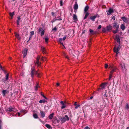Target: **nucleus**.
Returning <instances> with one entry per match:
<instances>
[{
	"mask_svg": "<svg viewBox=\"0 0 129 129\" xmlns=\"http://www.w3.org/2000/svg\"><path fill=\"white\" fill-rule=\"evenodd\" d=\"M107 83H102L100 86V87L98 88L96 90L97 93L101 92L102 96L105 97H109L111 96L109 93V91H108L107 92V90H104Z\"/></svg>",
	"mask_w": 129,
	"mask_h": 129,
	"instance_id": "nucleus-1",
	"label": "nucleus"
},
{
	"mask_svg": "<svg viewBox=\"0 0 129 129\" xmlns=\"http://www.w3.org/2000/svg\"><path fill=\"white\" fill-rule=\"evenodd\" d=\"M120 48V45L115 46L114 48V51L116 53V56H117L118 54L119 53V51Z\"/></svg>",
	"mask_w": 129,
	"mask_h": 129,
	"instance_id": "nucleus-2",
	"label": "nucleus"
},
{
	"mask_svg": "<svg viewBox=\"0 0 129 129\" xmlns=\"http://www.w3.org/2000/svg\"><path fill=\"white\" fill-rule=\"evenodd\" d=\"M120 64L121 66L122 70L123 72L124 73H126V72L127 70L125 68V64L122 62H121Z\"/></svg>",
	"mask_w": 129,
	"mask_h": 129,
	"instance_id": "nucleus-3",
	"label": "nucleus"
},
{
	"mask_svg": "<svg viewBox=\"0 0 129 129\" xmlns=\"http://www.w3.org/2000/svg\"><path fill=\"white\" fill-rule=\"evenodd\" d=\"M8 110L10 112H11L12 114H13L16 112V110L13 108L11 107H9L8 109Z\"/></svg>",
	"mask_w": 129,
	"mask_h": 129,
	"instance_id": "nucleus-4",
	"label": "nucleus"
},
{
	"mask_svg": "<svg viewBox=\"0 0 129 129\" xmlns=\"http://www.w3.org/2000/svg\"><path fill=\"white\" fill-rule=\"evenodd\" d=\"M69 118L67 115H66L65 116L61 119V121L62 122H64L66 121H68Z\"/></svg>",
	"mask_w": 129,
	"mask_h": 129,
	"instance_id": "nucleus-5",
	"label": "nucleus"
},
{
	"mask_svg": "<svg viewBox=\"0 0 129 129\" xmlns=\"http://www.w3.org/2000/svg\"><path fill=\"white\" fill-rule=\"evenodd\" d=\"M40 56H38V57L37 58V60H36V62L35 63L37 64L38 65V66L39 67L40 66V65L41 64V63L39 62V60L40 59Z\"/></svg>",
	"mask_w": 129,
	"mask_h": 129,
	"instance_id": "nucleus-6",
	"label": "nucleus"
},
{
	"mask_svg": "<svg viewBox=\"0 0 129 129\" xmlns=\"http://www.w3.org/2000/svg\"><path fill=\"white\" fill-rule=\"evenodd\" d=\"M39 32L41 33V36L43 35L45 32L44 29L41 27L39 29Z\"/></svg>",
	"mask_w": 129,
	"mask_h": 129,
	"instance_id": "nucleus-7",
	"label": "nucleus"
},
{
	"mask_svg": "<svg viewBox=\"0 0 129 129\" xmlns=\"http://www.w3.org/2000/svg\"><path fill=\"white\" fill-rule=\"evenodd\" d=\"M27 51V48H25L23 51V58L25 57L26 56Z\"/></svg>",
	"mask_w": 129,
	"mask_h": 129,
	"instance_id": "nucleus-8",
	"label": "nucleus"
},
{
	"mask_svg": "<svg viewBox=\"0 0 129 129\" xmlns=\"http://www.w3.org/2000/svg\"><path fill=\"white\" fill-rule=\"evenodd\" d=\"M113 27L114 28H116V29H118L119 27V25L118 24L117 22H115L113 24Z\"/></svg>",
	"mask_w": 129,
	"mask_h": 129,
	"instance_id": "nucleus-9",
	"label": "nucleus"
},
{
	"mask_svg": "<svg viewBox=\"0 0 129 129\" xmlns=\"http://www.w3.org/2000/svg\"><path fill=\"white\" fill-rule=\"evenodd\" d=\"M31 77L33 78L35 72V69L33 68H31Z\"/></svg>",
	"mask_w": 129,
	"mask_h": 129,
	"instance_id": "nucleus-10",
	"label": "nucleus"
},
{
	"mask_svg": "<svg viewBox=\"0 0 129 129\" xmlns=\"http://www.w3.org/2000/svg\"><path fill=\"white\" fill-rule=\"evenodd\" d=\"M113 11V9L111 8H110L107 12V14L108 15H110Z\"/></svg>",
	"mask_w": 129,
	"mask_h": 129,
	"instance_id": "nucleus-11",
	"label": "nucleus"
},
{
	"mask_svg": "<svg viewBox=\"0 0 129 129\" xmlns=\"http://www.w3.org/2000/svg\"><path fill=\"white\" fill-rule=\"evenodd\" d=\"M44 98H45V99L40 100L39 102L40 103H45L47 101V97Z\"/></svg>",
	"mask_w": 129,
	"mask_h": 129,
	"instance_id": "nucleus-12",
	"label": "nucleus"
},
{
	"mask_svg": "<svg viewBox=\"0 0 129 129\" xmlns=\"http://www.w3.org/2000/svg\"><path fill=\"white\" fill-rule=\"evenodd\" d=\"M60 104L62 105L61 107V109H63L66 107V105L64 104L63 101L61 102Z\"/></svg>",
	"mask_w": 129,
	"mask_h": 129,
	"instance_id": "nucleus-13",
	"label": "nucleus"
},
{
	"mask_svg": "<svg viewBox=\"0 0 129 129\" xmlns=\"http://www.w3.org/2000/svg\"><path fill=\"white\" fill-rule=\"evenodd\" d=\"M121 19L125 23H127L128 22V19L124 17H122Z\"/></svg>",
	"mask_w": 129,
	"mask_h": 129,
	"instance_id": "nucleus-14",
	"label": "nucleus"
},
{
	"mask_svg": "<svg viewBox=\"0 0 129 129\" xmlns=\"http://www.w3.org/2000/svg\"><path fill=\"white\" fill-rule=\"evenodd\" d=\"M15 36L16 38L18 40H19L20 39V37L19 34H17L16 32L15 33Z\"/></svg>",
	"mask_w": 129,
	"mask_h": 129,
	"instance_id": "nucleus-15",
	"label": "nucleus"
},
{
	"mask_svg": "<svg viewBox=\"0 0 129 129\" xmlns=\"http://www.w3.org/2000/svg\"><path fill=\"white\" fill-rule=\"evenodd\" d=\"M115 39L117 41V42L118 43H120V39L119 37V36H116L115 37Z\"/></svg>",
	"mask_w": 129,
	"mask_h": 129,
	"instance_id": "nucleus-16",
	"label": "nucleus"
},
{
	"mask_svg": "<svg viewBox=\"0 0 129 129\" xmlns=\"http://www.w3.org/2000/svg\"><path fill=\"white\" fill-rule=\"evenodd\" d=\"M78 8V5L77 3H76L74 6V10H77Z\"/></svg>",
	"mask_w": 129,
	"mask_h": 129,
	"instance_id": "nucleus-17",
	"label": "nucleus"
},
{
	"mask_svg": "<svg viewBox=\"0 0 129 129\" xmlns=\"http://www.w3.org/2000/svg\"><path fill=\"white\" fill-rule=\"evenodd\" d=\"M40 113L41 116L42 118L44 117L45 116V114L44 112L43 111H40Z\"/></svg>",
	"mask_w": 129,
	"mask_h": 129,
	"instance_id": "nucleus-18",
	"label": "nucleus"
},
{
	"mask_svg": "<svg viewBox=\"0 0 129 129\" xmlns=\"http://www.w3.org/2000/svg\"><path fill=\"white\" fill-rule=\"evenodd\" d=\"M116 67H114V68H113V69H111V71L110 72V73L111 74H112L114 72H116Z\"/></svg>",
	"mask_w": 129,
	"mask_h": 129,
	"instance_id": "nucleus-19",
	"label": "nucleus"
},
{
	"mask_svg": "<svg viewBox=\"0 0 129 129\" xmlns=\"http://www.w3.org/2000/svg\"><path fill=\"white\" fill-rule=\"evenodd\" d=\"M89 9V6L87 5L85 7L84 9V12L85 13L87 12Z\"/></svg>",
	"mask_w": 129,
	"mask_h": 129,
	"instance_id": "nucleus-20",
	"label": "nucleus"
},
{
	"mask_svg": "<svg viewBox=\"0 0 129 129\" xmlns=\"http://www.w3.org/2000/svg\"><path fill=\"white\" fill-rule=\"evenodd\" d=\"M8 91L7 90H3L2 91V93L3 94V96H4L5 94L8 93Z\"/></svg>",
	"mask_w": 129,
	"mask_h": 129,
	"instance_id": "nucleus-21",
	"label": "nucleus"
},
{
	"mask_svg": "<svg viewBox=\"0 0 129 129\" xmlns=\"http://www.w3.org/2000/svg\"><path fill=\"white\" fill-rule=\"evenodd\" d=\"M33 115L34 118L35 119H37L38 118L37 114L36 113H33Z\"/></svg>",
	"mask_w": 129,
	"mask_h": 129,
	"instance_id": "nucleus-22",
	"label": "nucleus"
},
{
	"mask_svg": "<svg viewBox=\"0 0 129 129\" xmlns=\"http://www.w3.org/2000/svg\"><path fill=\"white\" fill-rule=\"evenodd\" d=\"M54 114L53 113H52L51 114H50L49 117V119H52Z\"/></svg>",
	"mask_w": 129,
	"mask_h": 129,
	"instance_id": "nucleus-23",
	"label": "nucleus"
},
{
	"mask_svg": "<svg viewBox=\"0 0 129 129\" xmlns=\"http://www.w3.org/2000/svg\"><path fill=\"white\" fill-rule=\"evenodd\" d=\"M41 50L44 53H46V50L45 48L43 47L42 46L41 47Z\"/></svg>",
	"mask_w": 129,
	"mask_h": 129,
	"instance_id": "nucleus-24",
	"label": "nucleus"
},
{
	"mask_svg": "<svg viewBox=\"0 0 129 129\" xmlns=\"http://www.w3.org/2000/svg\"><path fill=\"white\" fill-rule=\"evenodd\" d=\"M21 18L20 17H17V25H19V21Z\"/></svg>",
	"mask_w": 129,
	"mask_h": 129,
	"instance_id": "nucleus-25",
	"label": "nucleus"
},
{
	"mask_svg": "<svg viewBox=\"0 0 129 129\" xmlns=\"http://www.w3.org/2000/svg\"><path fill=\"white\" fill-rule=\"evenodd\" d=\"M96 17V16H93L90 17V19L93 21H94V20L95 19Z\"/></svg>",
	"mask_w": 129,
	"mask_h": 129,
	"instance_id": "nucleus-26",
	"label": "nucleus"
},
{
	"mask_svg": "<svg viewBox=\"0 0 129 129\" xmlns=\"http://www.w3.org/2000/svg\"><path fill=\"white\" fill-rule=\"evenodd\" d=\"M112 29L111 26H108L107 27V31H109L111 30Z\"/></svg>",
	"mask_w": 129,
	"mask_h": 129,
	"instance_id": "nucleus-27",
	"label": "nucleus"
},
{
	"mask_svg": "<svg viewBox=\"0 0 129 129\" xmlns=\"http://www.w3.org/2000/svg\"><path fill=\"white\" fill-rule=\"evenodd\" d=\"M73 19L75 21H76L77 19L76 15L75 14L73 15Z\"/></svg>",
	"mask_w": 129,
	"mask_h": 129,
	"instance_id": "nucleus-28",
	"label": "nucleus"
},
{
	"mask_svg": "<svg viewBox=\"0 0 129 129\" xmlns=\"http://www.w3.org/2000/svg\"><path fill=\"white\" fill-rule=\"evenodd\" d=\"M86 13V14L85 16L84 17V19H85L87 18V16H88L89 13L88 12L85 13Z\"/></svg>",
	"mask_w": 129,
	"mask_h": 129,
	"instance_id": "nucleus-29",
	"label": "nucleus"
},
{
	"mask_svg": "<svg viewBox=\"0 0 129 129\" xmlns=\"http://www.w3.org/2000/svg\"><path fill=\"white\" fill-rule=\"evenodd\" d=\"M114 67H114L112 64L110 65L109 66V68L111 70L113 69Z\"/></svg>",
	"mask_w": 129,
	"mask_h": 129,
	"instance_id": "nucleus-30",
	"label": "nucleus"
},
{
	"mask_svg": "<svg viewBox=\"0 0 129 129\" xmlns=\"http://www.w3.org/2000/svg\"><path fill=\"white\" fill-rule=\"evenodd\" d=\"M121 28L122 30H124L125 29V26L123 24H122L121 26Z\"/></svg>",
	"mask_w": 129,
	"mask_h": 129,
	"instance_id": "nucleus-31",
	"label": "nucleus"
},
{
	"mask_svg": "<svg viewBox=\"0 0 129 129\" xmlns=\"http://www.w3.org/2000/svg\"><path fill=\"white\" fill-rule=\"evenodd\" d=\"M39 87H40L39 86L38 84H37L35 87V90H37L38 89V88Z\"/></svg>",
	"mask_w": 129,
	"mask_h": 129,
	"instance_id": "nucleus-32",
	"label": "nucleus"
},
{
	"mask_svg": "<svg viewBox=\"0 0 129 129\" xmlns=\"http://www.w3.org/2000/svg\"><path fill=\"white\" fill-rule=\"evenodd\" d=\"M49 40V39L48 38H45V40L46 44L48 43V41Z\"/></svg>",
	"mask_w": 129,
	"mask_h": 129,
	"instance_id": "nucleus-33",
	"label": "nucleus"
},
{
	"mask_svg": "<svg viewBox=\"0 0 129 129\" xmlns=\"http://www.w3.org/2000/svg\"><path fill=\"white\" fill-rule=\"evenodd\" d=\"M45 126L46 127H47V128H51L49 124H46L45 125Z\"/></svg>",
	"mask_w": 129,
	"mask_h": 129,
	"instance_id": "nucleus-34",
	"label": "nucleus"
},
{
	"mask_svg": "<svg viewBox=\"0 0 129 129\" xmlns=\"http://www.w3.org/2000/svg\"><path fill=\"white\" fill-rule=\"evenodd\" d=\"M9 15L11 17H12L14 15V12L12 13H10Z\"/></svg>",
	"mask_w": 129,
	"mask_h": 129,
	"instance_id": "nucleus-35",
	"label": "nucleus"
},
{
	"mask_svg": "<svg viewBox=\"0 0 129 129\" xmlns=\"http://www.w3.org/2000/svg\"><path fill=\"white\" fill-rule=\"evenodd\" d=\"M107 31V29L105 28H103L102 29V31L104 33L105 32Z\"/></svg>",
	"mask_w": 129,
	"mask_h": 129,
	"instance_id": "nucleus-36",
	"label": "nucleus"
},
{
	"mask_svg": "<svg viewBox=\"0 0 129 129\" xmlns=\"http://www.w3.org/2000/svg\"><path fill=\"white\" fill-rule=\"evenodd\" d=\"M62 38H60L59 39V41L60 43V44H62L63 46H64L62 43L61 42L62 40Z\"/></svg>",
	"mask_w": 129,
	"mask_h": 129,
	"instance_id": "nucleus-37",
	"label": "nucleus"
},
{
	"mask_svg": "<svg viewBox=\"0 0 129 129\" xmlns=\"http://www.w3.org/2000/svg\"><path fill=\"white\" fill-rule=\"evenodd\" d=\"M129 108V105L128 104H126V106L125 108L127 109H128Z\"/></svg>",
	"mask_w": 129,
	"mask_h": 129,
	"instance_id": "nucleus-38",
	"label": "nucleus"
},
{
	"mask_svg": "<svg viewBox=\"0 0 129 129\" xmlns=\"http://www.w3.org/2000/svg\"><path fill=\"white\" fill-rule=\"evenodd\" d=\"M62 19L60 18V17H57L56 19H55V20H61Z\"/></svg>",
	"mask_w": 129,
	"mask_h": 129,
	"instance_id": "nucleus-39",
	"label": "nucleus"
},
{
	"mask_svg": "<svg viewBox=\"0 0 129 129\" xmlns=\"http://www.w3.org/2000/svg\"><path fill=\"white\" fill-rule=\"evenodd\" d=\"M20 112L21 113H25L26 112V111H25L24 110H21L20 111Z\"/></svg>",
	"mask_w": 129,
	"mask_h": 129,
	"instance_id": "nucleus-40",
	"label": "nucleus"
},
{
	"mask_svg": "<svg viewBox=\"0 0 129 129\" xmlns=\"http://www.w3.org/2000/svg\"><path fill=\"white\" fill-rule=\"evenodd\" d=\"M34 31H32L30 32V36H32L33 35H34Z\"/></svg>",
	"mask_w": 129,
	"mask_h": 129,
	"instance_id": "nucleus-41",
	"label": "nucleus"
},
{
	"mask_svg": "<svg viewBox=\"0 0 129 129\" xmlns=\"http://www.w3.org/2000/svg\"><path fill=\"white\" fill-rule=\"evenodd\" d=\"M76 106L75 107V109H77L78 108V107H80V105H76Z\"/></svg>",
	"mask_w": 129,
	"mask_h": 129,
	"instance_id": "nucleus-42",
	"label": "nucleus"
},
{
	"mask_svg": "<svg viewBox=\"0 0 129 129\" xmlns=\"http://www.w3.org/2000/svg\"><path fill=\"white\" fill-rule=\"evenodd\" d=\"M118 29H116V30H113V33L114 34L116 33L118 31Z\"/></svg>",
	"mask_w": 129,
	"mask_h": 129,
	"instance_id": "nucleus-43",
	"label": "nucleus"
},
{
	"mask_svg": "<svg viewBox=\"0 0 129 129\" xmlns=\"http://www.w3.org/2000/svg\"><path fill=\"white\" fill-rule=\"evenodd\" d=\"M9 75L8 74H7L6 76V80H8V78Z\"/></svg>",
	"mask_w": 129,
	"mask_h": 129,
	"instance_id": "nucleus-44",
	"label": "nucleus"
},
{
	"mask_svg": "<svg viewBox=\"0 0 129 129\" xmlns=\"http://www.w3.org/2000/svg\"><path fill=\"white\" fill-rule=\"evenodd\" d=\"M44 59L45 60H46V57H42V58H41V60H44V59Z\"/></svg>",
	"mask_w": 129,
	"mask_h": 129,
	"instance_id": "nucleus-45",
	"label": "nucleus"
},
{
	"mask_svg": "<svg viewBox=\"0 0 129 129\" xmlns=\"http://www.w3.org/2000/svg\"><path fill=\"white\" fill-rule=\"evenodd\" d=\"M112 74H111L110 73V75L109 76V80H110L112 78Z\"/></svg>",
	"mask_w": 129,
	"mask_h": 129,
	"instance_id": "nucleus-46",
	"label": "nucleus"
},
{
	"mask_svg": "<svg viewBox=\"0 0 129 129\" xmlns=\"http://www.w3.org/2000/svg\"><path fill=\"white\" fill-rule=\"evenodd\" d=\"M35 74H36L37 75H38V77H39V74L38 73L37 71H36L35 72Z\"/></svg>",
	"mask_w": 129,
	"mask_h": 129,
	"instance_id": "nucleus-47",
	"label": "nucleus"
},
{
	"mask_svg": "<svg viewBox=\"0 0 129 129\" xmlns=\"http://www.w3.org/2000/svg\"><path fill=\"white\" fill-rule=\"evenodd\" d=\"M89 32L90 33L92 34L93 32V31L92 29H90L89 30Z\"/></svg>",
	"mask_w": 129,
	"mask_h": 129,
	"instance_id": "nucleus-48",
	"label": "nucleus"
},
{
	"mask_svg": "<svg viewBox=\"0 0 129 129\" xmlns=\"http://www.w3.org/2000/svg\"><path fill=\"white\" fill-rule=\"evenodd\" d=\"M108 67V65L107 64H105V67L106 68H107Z\"/></svg>",
	"mask_w": 129,
	"mask_h": 129,
	"instance_id": "nucleus-49",
	"label": "nucleus"
},
{
	"mask_svg": "<svg viewBox=\"0 0 129 129\" xmlns=\"http://www.w3.org/2000/svg\"><path fill=\"white\" fill-rule=\"evenodd\" d=\"M41 96H42L43 97H46V96L42 92H41Z\"/></svg>",
	"mask_w": 129,
	"mask_h": 129,
	"instance_id": "nucleus-50",
	"label": "nucleus"
},
{
	"mask_svg": "<svg viewBox=\"0 0 129 129\" xmlns=\"http://www.w3.org/2000/svg\"><path fill=\"white\" fill-rule=\"evenodd\" d=\"M63 54L64 56H65V57L67 58V59H68V57L66 55V54L64 53H63Z\"/></svg>",
	"mask_w": 129,
	"mask_h": 129,
	"instance_id": "nucleus-51",
	"label": "nucleus"
},
{
	"mask_svg": "<svg viewBox=\"0 0 129 129\" xmlns=\"http://www.w3.org/2000/svg\"><path fill=\"white\" fill-rule=\"evenodd\" d=\"M66 36H64L62 38L63 40H65V39H66Z\"/></svg>",
	"mask_w": 129,
	"mask_h": 129,
	"instance_id": "nucleus-52",
	"label": "nucleus"
},
{
	"mask_svg": "<svg viewBox=\"0 0 129 129\" xmlns=\"http://www.w3.org/2000/svg\"><path fill=\"white\" fill-rule=\"evenodd\" d=\"M32 36H30L29 39V40L27 41V42H28V41L29 40H31V38H32Z\"/></svg>",
	"mask_w": 129,
	"mask_h": 129,
	"instance_id": "nucleus-53",
	"label": "nucleus"
},
{
	"mask_svg": "<svg viewBox=\"0 0 129 129\" xmlns=\"http://www.w3.org/2000/svg\"><path fill=\"white\" fill-rule=\"evenodd\" d=\"M60 5L61 6L62 5V1H60Z\"/></svg>",
	"mask_w": 129,
	"mask_h": 129,
	"instance_id": "nucleus-54",
	"label": "nucleus"
},
{
	"mask_svg": "<svg viewBox=\"0 0 129 129\" xmlns=\"http://www.w3.org/2000/svg\"><path fill=\"white\" fill-rule=\"evenodd\" d=\"M101 27H102L101 25H99V27H98V29H100L101 28Z\"/></svg>",
	"mask_w": 129,
	"mask_h": 129,
	"instance_id": "nucleus-55",
	"label": "nucleus"
},
{
	"mask_svg": "<svg viewBox=\"0 0 129 129\" xmlns=\"http://www.w3.org/2000/svg\"><path fill=\"white\" fill-rule=\"evenodd\" d=\"M84 129H90V128L88 126L86 127Z\"/></svg>",
	"mask_w": 129,
	"mask_h": 129,
	"instance_id": "nucleus-56",
	"label": "nucleus"
},
{
	"mask_svg": "<svg viewBox=\"0 0 129 129\" xmlns=\"http://www.w3.org/2000/svg\"><path fill=\"white\" fill-rule=\"evenodd\" d=\"M56 29L57 28L56 27H55L53 29V30H56Z\"/></svg>",
	"mask_w": 129,
	"mask_h": 129,
	"instance_id": "nucleus-57",
	"label": "nucleus"
},
{
	"mask_svg": "<svg viewBox=\"0 0 129 129\" xmlns=\"http://www.w3.org/2000/svg\"><path fill=\"white\" fill-rule=\"evenodd\" d=\"M17 115L18 116H19L20 115V113L19 112H18L17 113Z\"/></svg>",
	"mask_w": 129,
	"mask_h": 129,
	"instance_id": "nucleus-58",
	"label": "nucleus"
},
{
	"mask_svg": "<svg viewBox=\"0 0 129 129\" xmlns=\"http://www.w3.org/2000/svg\"><path fill=\"white\" fill-rule=\"evenodd\" d=\"M76 104H77V102H75L74 104V106H76V105H77Z\"/></svg>",
	"mask_w": 129,
	"mask_h": 129,
	"instance_id": "nucleus-59",
	"label": "nucleus"
},
{
	"mask_svg": "<svg viewBox=\"0 0 129 129\" xmlns=\"http://www.w3.org/2000/svg\"><path fill=\"white\" fill-rule=\"evenodd\" d=\"M2 70H3V71H4V73H5V74H6V71H5L3 69Z\"/></svg>",
	"mask_w": 129,
	"mask_h": 129,
	"instance_id": "nucleus-60",
	"label": "nucleus"
},
{
	"mask_svg": "<svg viewBox=\"0 0 129 129\" xmlns=\"http://www.w3.org/2000/svg\"><path fill=\"white\" fill-rule=\"evenodd\" d=\"M1 121L0 120V129H1Z\"/></svg>",
	"mask_w": 129,
	"mask_h": 129,
	"instance_id": "nucleus-61",
	"label": "nucleus"
},
{
	"mask_svg": "<svg viewBox=\"0 0 129 129\" xmlns=\"http://www.w3.org/2000/svg\"><path fill=\"white\" fill-rule=\"evenodd\" d=\"M85 32V30H83L82 32V34H84Z\"/></svg>",
	"mask_w": 129,
	"mask_h": 129,
	"instance_id": "nucleus-62",
	"label": "nucleus"
},
{
	"mask_svg": "<svg viewBox=\"0 0 129 129\" xmlns=\"http://www.w3.org/2000/svg\"><path fill=\"white\" fill-rule=\"evenodd\" d=\"M0 69H2V70H3V69H2V66L1 65L0 67Z\"/></svg>",
	"mask_w": 129,
	"mask_h": 129,
	"instance_id": "nucleus-63",
	"label": "nucleus"
},
{
	"mask_svg": "<svg viewBox=\"0 0 129 129\" xmlns=\"http://www.w3.org/2000/svg\"><path fill=\"white\" fill-rule=\"evenodd\" d=\"M56 85H57V86H58L59 85V84L58 83H57V84H56Z\"/></svg>",
	"mask_w": 129,
	"mask_h": 129,
	"instance_id": "nucleus-64",
	"label": "nucleus"
}]
</instances>
